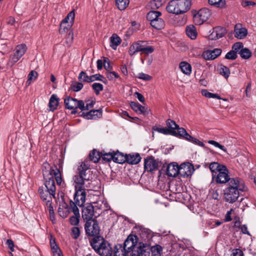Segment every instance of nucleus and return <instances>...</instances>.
Segmentation results:
<instances>
[{"label": "nucleus", "mask_w": 256, "mask_h": 256, "mask_svg": "<svg viewBox=\"0 0 256 256\" xmlns=\"http://www.w3.org/2000/svg\"><path fill=\"white\" fill-rule=\"evenodd\" d=\"M235 36L238 39H243L248 34L247 30L242 28L240 24H237L234 27Z\"/></svg>", "instance_id": "obj_17"}, {"label": "nucleus", "mask_w": 256, "mask_h": 256, "mask_svg": "<svg viewBox=\"0 0 256 256\" xmlns=\"http://www.w3.org/2000/svg\"><path fill=\"white\" fill-rule=\"evenodd\" d=\"M113 161L118 164H123L126 161V154L124 156L123 154L119 152H114Z\"/></svg>", "instance_id": "obj_30"}, {"label": "nucleus", "mask_w": 256, "mask_h": 256, "mask_svg": "<svg viewBox=\"0 0 256 256\" xmlns=\"http://www.w3.org/2000/svg\"><path fill=\"white\" fill-rule=\"evenodd\" d=\"M226 33V30L224 28L218 26L214 29L212 34L215 36V38L218 39L224 36Z\"/></svg>", "instance_id": "obj_32"}, {"label": "nucleus", "mask_w": 256, "mask_h": 256, "mask_svg": "<svg viewBox=\"0 0 256 256\" xmlns=\"http://www.w3.org/2000/svg\"><path fill=\"white\" fill-rule=\"evenodd\" d=\"M102 158L104 160L107 162L113 160H114V152H104L102 154Z\"/></svg>", "instance_id": "obj_47"}, {"label": "nucleus", "mask_w": 256, "mask_h": 256, "mask_svg": "<svg viewBox=\"0 0 256 256\" xmlns=\"http://www.w3.org/2000/svg\"><path fill=\"white\" fill-rule=\"evenodd\" d=\"M234 178H230L228 175V170L226 166H222V168L220 169L218 172L214 176V179L218 184H226L228 182V185L230 182Z\"/></svg>", "instance_id": "obj_10"}, {"label": "nucleus", "mask_w": 256, "mask_h": 256, "mask_svg": "<svg viewBox=\"0 0 256 256\" xmlns=\"http://www.w3.org/2000/svg\"><path fill=\"white\" fill-rule=\"evenodd\" d=\"M50 244L53 256H64L61 250L56 244L54 239L50 240Z\"/></svg>", "instance_id": "obj_28"}, {"label": "nucleus", "mask_w": 256, "mask_h": 256, "mask_svg": "<svg viewBox=\"0 0 256 256\" xmlns=\"http://www.w3.org/2000/svg\"><path fill=\"white\" fill-rule=\"evenodd\" d=\"M243 48V44L241 42H238L234 43L232 46V50H234L236 52V53L237 54L238 52L239 53L240 50L242 48Z\"/></svg>", "instance_id": "obj_52"}, {"label": "nucleus", "mask_w": 256, "mask_h": 256, "mask_svg": "<svg viewBox=\"0 0 256 256\" xmlns=\"http://www.w3.org/2000/svg\"><path fill=\"white\" fill-rule=\"evenodd\" d=\"M130 256H150V252L144 247L139 246L136 250L132 251Z\"/></svg>", "instance_id": "obj_19"}, {"label": "nucleus", "mask_w": 256, "mask_h": 256, "mask_svg": "<svg viewBox=\"0 0 256 256\" xmlns=\"http://www.w3.org/2000/svg\"><path fill=\"white\" fill-rule=\"evenodd\" d=\"M241 232L242 234H248V236H250V232L248 230V227L246 225L243 224L240 227Z\"/></svg>", "instance_id": "obj_64"}, {"label": "nucleus", "mask_w": 256, "mask_h": 256, "mask_svg": "<svg viewBox=\"0 0 256 256\" xmlns=\"http://www.w3.org/2000/svg\"><path fill=\"white\" fill-rule=\"evenodd\" d=\"M62 158L59 160L58 165L54 164L52 166H50L48 164H46L50 167V170H46V166H44L45 170H42V174L45 180L44 185L46 189L44 190L43 186H40L38 188V192L40 199L43 202H46L48 206H51L52 196L54 198L56 194L54 178L58 185L60 186L62 182Z\"/></svg>", "instance_id": "obj_1"}, {"label": "nucleus", "mask_w": 256, "mask_h": 256, "mask_svg": "<svg viewBox=\"0 0 256 256\" xmlns=\"http://www.w3.org/2000/svg\"><path fill=\"white\" fill-rule=\"evenodd\" d=\"M136 77L139 79L146 81L150 80L152 78L150 76L143 72L138 74Z\"/></svg>", "instance_id": "obj_55"}, {"label": "nucleus", "mask_w": 256, "mask_h": 256, "mask_svg": "<svg viewBox=\"0 0 256 256\" xmlns=\"http://www.w3.org/2000/svg\"><path fill=\"white\" fill-rule=\"evenodd\" d=\"M180 166L176 162H172L166 167V174L171 177H176L179 174Z\"/></svg>", "instance_id": "obj_16"}, {"label": "nucleus", "mask_w": 256, "mask_h": 256, "mask_svg": "<svg viewBox=\"0 0 256 256\" xmlns=\"http://www.w3.org/2000/svg\"><path fill=\"white\" fill-rule=\"evenodd\" d=\"M129 252L122 248V245H116L114 249V256H127Z\"/></svg>", "instance_id": "obj_29"}, {"label": "nucleus", "mask_w": 256, "mask_h": 256, "mask_svg": "<svg viewBox=\"0 0 256 256\" xmlns=\"http://www.w3.org/2000/svg\"><path fill=\"white\" fill-rule=\"evenodd\" d=\"M58 104L59 98H57L56 97H50L48 102L49 110L54 111L56 109Z\"/></svg>", "instance_id": "obj_35"}, {"label": "nucleus", "mask_w": 256, "mask_h": 256, "mask_svg": "<svg viewBox=\"0 0 256 256\" xmlns=\"http://www.w3.org/2000/svg\"><path fill=\"white\" fill-rule=\"evenodd\" d=\"M233 211L232 208H231L230 210L228 211L224 218V222H230L232 220V218H231V214L232 213V212Z\"/></svg>", "instance_id": "obj_62"}, {"label": "nucleus", "mask_w": 256, "mask_h": 256, "mask_svg": "<svg viewBox=\"0 0 256 256\" xmlns=\"http://www.w3.org/2000/svg\"><path fill=\"white\" fill-rule=\"evenodd\" d=\"M74 34L72 30H68V36L66 38L65 42L68 44V46H69L71 45L73 42Z\"/></svg>", "instance_id": "obj_50"}, {"label": "nucleus", "mask_w": 256, "mask_h": 256, "mask_svg": "<svg viewBox=\"0 0 256 256\" xmlns=\"http://www.w3.org/2000/svg\"><path fill=\"white\" fill-rule=\"evenodd\" d=\"M90 244L95 252L101 256H112V249L110 244L100 236L94 237Z\"/></svg>", "instance_id": "obj_4"}, {"label": "nucleus", "mask_w": 256, "mask_h": 256, "mask_svg": "<svg viewBox=\"0 0 256 256\" xmlns=\"http://www.w3.org/2000/svg\"><path fill=\"white\" fill-rule=\"evenodd\" d=\"M162 15V13L159 11L151 10L149 12L146 16V18L150 22V24L157 18H159Z\"/></svg>", "instance_id": "obj_27"}, {"label": "nucleus", "mask_w": 256, "mask_h": 256, "mask_svg": "<svg viewBox=\"0 0 256 256\" xmlns=\"http://www.w3.org/2000/svg\"><path fill=\"white\" fill-rule=\"evenodd\" d=\"M222 166H224L221 165L217 162H212L209 164V168L212 174V180L214 179V176L219 172L220 169L222 168Z\"/></svg>", "instance_id": "obj_22"}, {"label": "nucleus", "mask_w": 256, "mask_h": 256, "mask_svg": "<svg viewBox=\"0 0 256 256\" xmlns=\"http://www.w3.org/2000/svg\"><path fill=\"white\" fill-rule=\"evenodd\" d=\"M83 87V84L81 82H76L71 86L72 90L74 92L80 90Z\"/></svg>", "instance_id": "obj_58"}, {"label": "nucleus", "mask_w": 256, "mask_h": 256, "mask_svg": "<svg viewBox=\"0 0 256 256\" xmlns=\"http://www.w3.org/2000/svg\"><path fill=\"white\" fill-rule=\"evenodd\" d=\"M80 234V230L78 227L74 226L71 228L70 236L74 240L78 238Z\"/></svg>", "instance_id": "obj_44"}, {"label": "nucleus", "mask_w": 256, "mask_h": 256, "mask_svg": "<svg viewBox=\"0 0 256 256\" xmlns=\"http://www.w3.org/2000/svg\"><path fill=\"white\" fill-rule=\"evenodd\" d=\"M186 35L192 40L196 38L198 34L196 27L193 25H189L186 26Z\"/></svg>", "instance_id": "obj_23"}, {"label": "nucleus", "mask_w": 256, "mask_h": 256, "mask_svg": "<svg viewBox=\"0 0 256 256\" xmlns=\"http://www.w3.org/2000/svg\"><path fill=\"white\" fill-rule=\"evenodd\" d=\"M78 80L81 82H92L91 76H88L84 72H81L78 76Z\"/></svg>", "instance_id": "obj_40"}, {"label": "nucleus", "mask_w": 256, "mask_h": 256, "mask_svg": "<svg viewBox=\"0 0 256 256\" xmlns=\"http://www.w3.org/2000/svg\"><path fill=\"white\" fill-rule=\"evenodd\" d=\"M88 156L90 160L95 163L98 162L100 158L99 152L96 150H94L91 152L90 153Z\"/></svg>", "instance_id": "obj_38"}, {"label": "nucleus", "mask_w": 256, "mask_h": 256, "mask_svg": "<svg viewBox=\"0 0 256 256\" xmlns=\"http://www.w3.org/2000/svg\"><path fill=\"white\" fill-rule=\"evenodd\" d=\"M246 190V186L243 180L235 178L230 182L228 186L224 190V198L226 202L232 204L236 201L240 192Z\"/></svg>", "instance_id": "obj_3"}, {"label": "nucleus", "mask_w": 256, "mask_h": 256, "mask_svg": "<svg viewBox=\"0 0 256 256\" xmlns=\"http://www.w3.org/2000/svg\"><path fill=\"white\" fill-rule=\"evenodd\" d=\"M152 130L154 131L158 132L160 133H162L164 134H168L170 133V130L166 128H161L156 126H154L152 127Z\"/></svg>", "instance_id": "obj_45"}, {"label": "nucleus", "mask_w": 256, "mask_h": 256, "mask_svg": "<svg viewBox=\"0 0 256 256\" xmlns=\"http://www.w3.org/2000/svg\"><path fill=\"white\" fill-rule=\"evenodd\" d=\"M140 104L138 103L134 102H132L130 104V106L136 112H138V110L139 108L138 106H140Z\"/></svg>", "instance_id": "obj_63"}, {"label": "nucleus", "mask_w": 256, "mask_h": 256, "mask_svg": "<svg viewBox=\"0 0 256 256\" xmlns=\"http://www.w3.org/2000/svg\"><path fill=\"white\" fill-rule=\"evenodd\" d=\"M116 4L120 10H124L128 6L129 0H116Z\"/></svg>", "instance_id": "obj_42"}, {"label": "nucleus", "mask_w": 256, "mask_h": 256, "mask_svg": "<svg viewBox=\"0 0 256 256\" xmlns=\"http://www.w3.org/2000/svg\"><path fill=\"white\" fill-rule=\"evenodd\" d=\"M174 136H179L180 138H183L186 140L192 138V136H190L186 130L183 128H180L178 126V128L176 129V134H172Z\"/></svg>", "instance_id": "obj_26"}, {"label": "nucleus", "mask_w": 256, "mask_h": 256, "mask_svg": "<svg viewBox=\"0 0 256 256\" xmlns=\"http://www.w3.org/2000/svg\"><path fill=\"white\" fill-rule=\"evenodd\" d=\"M94 208L90 204L84 207L82 210V218L86 222H90L94 219L92 218L94 215Z\"/></svg>", "instance_id": "obj_13"}, {"label": "nucleus", "mask_w": 256, "mask_h": 256, "mask_svg": "<svg viewBox=\"0 0 256 256\" xmlns=\"http://www.w3.org/2000/svg\"><path fill=\"white\" fill-rule=\"evenodd\" d=\"M38 76V73L35 70H32L28 74V78L27 82L30 83L36 79Z\"/></svg>", "instance_id": "obj_56"}, {"label": "nucleus", "mask_w": 256, "mask_h": 256, "mask_svg": "<svg viewBox=\"0 0 256 256\" xmlns=\"http://www.w3.org/2000/svg\"><path fill=\"white\" fill-rule=\"evenodd\" d=\"M208 143L216 147L220 148V150H222L224 152H226V148L224 146L220 144L217 142H216L213 140H210L208 141Z\"/></svg>", "instance_id": "obj_54"}, {"label": "nucleus", "mask_w": 256, "mask_h": 256, "mask_svg": "<svg viewBox=\"0 0 256 256\" xmlns=\"http://www.w3.org/2000/svg\"><path fill=\"white\" fill-rule=\"evenodd\" d=\"M102 115V112L100 110H91L84 116L86 119H96Z\"/></svg>", "instance_id": "obj_25"}, {"label": "nucleus", "mask_w": 256, "mask_h": 256, "mask_svg": "<svg viewBox=\"0 0 256 256\" xmlns=\"http://www.w3.org/2000/svg\"><path fill=\"white\" fill-rule=\"evenodd\" d=\"M242 251L239 248H235L232 250L231 256H243Z\"/></svg>", "instance_id": "obj_59"}, {"label": "nucleus", "mask_w": 256, "mask_h": 256, "mask_svg": "<svg viewBox=\"0 0 256 256\" xmlns=\"http://www.w3.org/2000/svg\"><path fill=\"white\" fill-rule=\"evenodd\" d=\"M237 58V54L234 50H231L225 56V58L228 60H234Z\"/></svg>", "instance_id": "obj_53"}, {"label": "nucleus", "mask_w": 256, "mask_h": 256, "mask_svg": "<svg viewBox=\"0 0 256 256\" xmlns=\"http://www.w3.org/2000/svg\"><path fill=\"white\" fill-rule=\"evenodd\" d=\"M72 212L73 213V215L70 217L69 222L72 226H76L80 222V214L79 210L76 204L70 200L69 205H67L65 203V214L66 213L69 214Z\"/></svg>", "instance_id": "obj_7"}, {"label": "nucleus", "mask_w": 256, "mask_h": 256, "mask_svg": "<svg viewBox=\"0 0 256 256\" xmlns=\"http://www.w3.org/2000/svg\"><path fill=\"white\" fill-rule=\"evenodd\" d=\"M218 71L220 74L226 79L230 76V69L223 64L218 66Z\"/></svg>", "instance_id": "obj_31"}, {"label": "nucleus", "mask_w": 256, "mask_h": 256, "mask_svg": "<svg viewBox=\"0 0 256 256\" xmlns=\"http://www.w3.org/2000/svg\"><path fill=\"white\" fill-rule=\"evenodd\" d=\"M162 163L158 160H156L152 156H148L144 160V169L148 172H153L158 170Z\"/></svg>", "instance_id": "obj_9"}, {"label": "nucleus", "mask_w": 256, "mask_h": 256, "mask_svg": "<svg viewBox=\"0 0 256 256\" xmlns=\"http://www.w3.org/2000/svg\"><path fill=\"white\" fill-rule=\"evenodd\" d=\"M84 229L86 234L90 236H96L100 234V227L96 220L86 222Z\"/></svg>", "instance_id": "obj_11"}, {"label": "nucleus", "mask_w": 256, "mask_h": 256, "mask_svg": "<svg viewBox=\"0 0 256 256\" xmlns=\"http://www.w3.org/2000/svg\"><path fill=\"white\" fill-rule=\"evenodd\" d=\"M104 66L107 72L110 71L112 69L110 62L108 58L106 57H104Z\"/></svg>", "instance_id": "obj_49"}, {"label": "nucleus", "mask_w": 256, "mask_h": 256, "mask_svg": "<svg viewBox=\"0 0 256 256\" xmlns=\"http://www.w3.org/2000/svg\"><path fill=\"white\" fill-rule=\"evenodd\" d=\"M92 88L94 90L96 94L98 95L100 91L103 90V86L102 84L98 82H94L92 84Z\"/></svg>", "instance_id": "obj_48"}, {"label": "nucleus", "mask_w": 256, "mask_h": 256, "mask_svg": "<svg viewBox=\"0 0 256 256\" xmlns=\"http://www.w3.org/2000/svg\"><path fill=\"white\" fill-rule=\"evenodd\" d=\"M208 3L211 6L216 8H222L226 5L225 0H208Z\"/></svg>", "instance_id": "obj_41"}, {"label": "nucleus", "mask_w": 256, "mask_h": 256, "mask_svg": "<svg viewBox=\"0 0 256 256\" xmlns=\"http://www.w3.org/2000/svg\"><path fill=\"white\" fill-rule=\"evenodd\" d=\"M107 78L110 80H114L119 78L118 74L115 72H106Z\"/></svg>", "instance_id": "obj_57"}, {"label": "nucleus", "mask_w": 256, "mask_h": 256, "mask_svg": "<svg viewBox=\"0 0 256 256\" xmlns=\"http://www.w3.org/2000/svg\"><path fill=\"white\" fill-rule=\"evenodd\" d=\"M26 50V46L25 44H21L16 46L14 53L18 57L21 58Z\"/></svg>", "instance_id": "obj_37"}, {"label": "nucleus", "mask_w": 256, "mask_h": 256, "mask_svg": "<svg viewBox=\"0 0 256 256\" xmlns=\"http://www.w3.org/2000/svg\"><path fill=\"white\" fill-rule=\"evenodd\" d=\"M150 25L156 29L161 30L164 28L165 23L164 20L161 18H160L152 22Z\"/></svg>", "instance_id": "obj_36"}, {"label": "nucleus", "mask_w": 256, "mask_h": 256, "mask_svg": "<svg viewBox=\"0 0 256 256\" xmlns=\"http://www.w3.org/2000/svg\"><path fill=\"white\" fill-rule=\"evenodd\" d=\"M194 171L192 165L182 164L180 166L179 175L183 178L188 177L192 176Z\"/></svg>", "instance_id": "obj_14"}, {"label": "nucleus", "mask_w": 256, "mask_h": 256, "mask_svg": "<svg viewBox=\"0 0 256 256\" xmlns=\"http://www.w3.org/2000/svg\"><path fill=\"white\" fill-rule=\"evenodd\" d=\"M166 124L168 129L170 130V134H176V129L178 128V125L174 120L170 119L167 120Z\"/></svg>", "instance_id": "obj_33"}, {"label": "nucleus", "mask_w": 256, "mask_h": 256, "mask_svg": "<svg viewBox=\"0 0 256 256\" xmlns=\"http://www.w3.org/2000/svg\"><path fill=\"white\" fill-rule=\"evenodd\" d=\"M179 68L183 74L187 76H190L192 73V66L188 62L184 61L180 62L179 64Z\"/></svg>", "instance_id": "obj_18"}, {"label": "nucleus", "mask_w": 256, "mask_h": 256, "mask_svg": "<svg viewBox=\"0 0 256 256\" xmlns=\"http://www.w3.org/2000/svg\"><path fill=\"white\" fill-rule=\"evenodd\" d=\"M122 42L120 38L116 34H113L110 38V46L114 50Z\"/></svg>", "instance_id": "obj_24"}, {"label": "nucleus", "mask_w": 256, "mask_h": 256, "mask_svg": "<svg viewBox=\"0 0 256 256\" xmlns=\"http://www.w3.org/2000/svg\"><path fill=\"white\" fill-rule=\"evenodd\" d=\"M20 57H18L16 54H14V55L10 56L8 64L10 66H12L20 59Z\"/></svg>", "instance_id": "obj_51"}, {"label": "nucleus", "mask_w": 256, "mask_h": 256, "mask_svg": "<svg viewBox=\"0 0 256 256\" xmlns=\"http://www.w3.org/2000/svg\"><path fill=\"white\" fill-rule=\"evenodd\" d=\"M92 80V82L94 80H103L104 79V77L100 74H96L92 76H91Z\"/></svg>", "instance_id": "obj_61"}, {"label": "nucleus", "mask_w": 256, "mask_h": 256, "mask_svg": "<svg viewBox=\"0 0 256 256\" xmlns=\"http://www.w3.org/2000/svg\"><path fill=\"white\" fill-rule=\"evenodd\" d=\"M240 56L244 59H248L252 56L250 50L247 48H242L239 52Z\"/></svg>", "instance_id": "obj_43"}, {"label": "nucleus", "mask_w": 256, "mask_h": 256, "mask_svg": "<svg viewBox=\"0 0 256 256\" xmlns=\"http://www.w3.org/2000/svg\"><path fill=\"white\" fill-rule=\"evenodd\" d=\"M134 247V240H129L128 238L123 244V246H122V248H124L126 251L128 252H130L132 250V248Z\"/></svg>", "instance_id": "obj_34"}, {"label": "nucleus", "mask_w": 256, "mask_h": 256, "mask_svg": "<svg viewBox=\"0 0 256 256\" xmlns=\"http://www.w3.org/2000/svg\"><path fill=\"white\" fill-rule=\"evenodd\" d=\"M88 160L82 162L78 168V174L74 178L75 183V193L74 194V203L76 206H82L86 201V193L84 183L92 178V172L90 168Z\"/></svg>", "instance_id": "obj_2"}, {"label": "nucleus", "mask_w": 256, "mask_h": 256, "mask_svg": "<svg viewBox=\"0 0 256 256\" xmlns=\"http://www.w3.org/2000/svg\"><path fill=\"white\" fill-rule=\"evenodd\" d=\"M190 0H171L168 2L166 10L169 13L180 14L187 12L191 7Z\"/></svg>", "instance_id": "obj_5"}, {"label": "nucleus", "mask_w": 256, "mask_h": 256, "mask_svg": "<svg viewBox=\"0 0 256 256\" xmlns=\"http://www.w3.org/2000/svg\"><path fill=\"white\" fill-rule=\"evenodd\" d=\"M68 103H67L65 107L68 109L77 108H79L82 110H88L93 107L95 102L91 100L90 102L86 104L84 106V104L82 100H78L73 97H68Z\"/></svg>", "instance_id": "obj_8"}, {"label": "nucleus", "mask_w": 256, "mask_h": 256, "mask_svg": "<svg viewBox=\"0 0 256 256\" xmlns=\"http://www.w3.org/2000/svg\"><path fill=\"white\" fill-rule=\"evenodd\" d=\"M162 250V247L158 244L152 246L150 248L152 256H161Z\"/></svg>", "instance_id": "obj_39"}, {"label": "nucleus", "mask_w": 256, "mask_h": 256, "mask_svg": "<svg viewBox=\"0 0 256 256\" xmlns=\"http://www.w3.org/2000/svg\"><path fill=\"white\" fill-rule=\"evenodd\" d=\"M188 141L192 142V143L198 144L200 146H204V144L202 142L200 141L198 139L195 138L192 136V138L187 140Z\"/></svg>", "instance_id": "obj_60"}, {"label": "nucleus", "mask_w": 256, "mask_h": 256, "mask_svg": "<svg viewBox=\"0 0 256 256\" xmlns=\"http://www.w3.org/2000/svg\"><path fill=\"white\" fill-rule=\"evenodd\" d=\"M211 15L210 11L206 8H203L198 10V13L194 14V18L196 24L200 25L206 21Z\"/></svg>", "instance_id": "obj_12"}, {"label": "nucleus", "mask_w": 256, "mask_h": 256, "mask_svg": "<svg viewBox=\"0 0 256 256\" xmlns=\"http://www.w3.org/2000/svg\"><path fill=\"white\" fill-rule=\"evenodd\" d=\"M162 4V0H152L150 2V6L152 9H158Z\"/></svg>", "instance_id": "obj_46"}, {"label": "nucleus", "mask_w": 256, "mask_h": 256, "mask_svg": "<svg viewBox=\"0 0 256 256\" xmlns=\"http://www.w3.org/2000/svg\"><path fill=\"white\" fill-rule=\"evenodd\" d=\"M75 18L74 10L70 11L65 18V24H67V26H65V28L67 29L70 28L74 24Z\"/></svg>", "instance_id": "obj_20"}, {"label": "nucleus", "mask_w": 256, "mask_h": 256, "mask_svg": "<svg viewBox=\"0 0 256 256\" xmlns=\"http://www.w3.org/2000/svg\"><path fill=\"white\" fill-rule=\"evenodd\" d=\"M141 160V157L138 154H126V161L132 164H138Z\"/></svg>", "instance_id": "obj_21"}, {"label": "nucleus", "mask_w": 256, "mask_h": 256, "mask_svg": "<svg viewBox=\"0 0 256 256\" xmlns=\"http://www.w3.org/2000/svg\"><path fill=\"white\" fill-rule=\"evenodd\" d=\"M154 51V48L152 46L147 45L145 41L138 40L133 43L130 46L128 53L132 56L136 53L140 52L141 54H149Z\"/></svg>", "instance_id": "obj_6"}, {"label": "nucleus", "mask_w": 256, "mask_h": 256, "mask_svg": "<svg viewBox=\"0 0 256 256\" xmlns=\"http://www.w3.org/2000/svg\"><path fill=\"white\" fill-rule=\"evenodd\" d=\"M222 52L220 48H214L204 52L202 56L206 60H214L221 54Z\"/></svg>", "instance_id": "obj_15"}]
</instances>
